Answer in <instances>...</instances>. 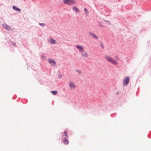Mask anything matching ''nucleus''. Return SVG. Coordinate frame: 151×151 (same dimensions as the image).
Masks as SVG:
<instances>
[{
    "instance_id": "obj_1",
    "label": "nucleus",
    "mask_w": 151,
    "mask_h": 151,
    "mask_svg": "<svg viewBox=\"0 0 151 151\" xmlns=\"http://www.w3.org/2000/svg\"><path fill=\"white\" fill-rule=\"evenodd\" d=\"M105 58L106 60L108 62L112 64L117 65H118L119 63L117 61L115 60L111 57L109 55H105Z\"/></svg>"
},
{
    "instance_id": "obj_2",
    "label": "nucleus",
    "mask_w": 151,
    "mask_h": 151,
    "mask_svg": "<svg viewBox=\"0 0 151 151\" xmlns=\"http://www.w3.org/2000/svg\"><path fill=\"white\" fill-rule=\"evenodd\" d=\"M63 2L65 4L73 5L76 3V0H63Z\"/></svg>"
},
{
    "instance_id": "obj_3",
    "label": "nucleus",
    "mask_w": 151,
    "mask_h": 151,
    "mask_svg": "<svg viewBox=\"0 0 151 151\" xmlns=\"http://www.w3.org/2000/svg\"><path fill=\"white\" fill-rule=\"evenodd\" d=\"M69 88L71 90L75 89L76 86L74 82L73 81H70L69 83Z\"/></svg>"
},
{
    "instance_id": "obj_4",
    "label": "nucleus",
    "mask_w": 151,
    "mask_h": 151,
    "mask_svg": "<svg viewBox=\"0 0 151 151\" xmlns=\"http://www.w3.org/2000/svg\"><path fill=\"white\" fill-rule=\"evenodd\" d=\"M129 77L128 76L125 77L123 81V84L124 86H127L129 83Z\"/></svg>"
},
{
    "instance_id": "obj_5",
    "label": "nucleus",
    "mask_w": 151,
    "mask_h": 151,
    "mask_svg": "<svg viewBox=\"0 0 151 151\" xmlns=\"http://www.w3.org/2000/svg\"><path fill=\"white\" fill-rule=\"evenodd\" d=\"M81 55L82 57L85 58H87L88 56V55L86 51H84L82 52Z\"/></svg>"
},
{
    "instance_id": "obj_6",
    "label": "nucleus",
    "mask_w": 151,
    "mask_h": 151,
    "mask_svg": "<svg viewBox=\"0 0 151 151\" xmlns=\"http://www.w3.org/2000/svg\"><path fill=\"white\" fill-rule=\"evenodd\" d=\"M76 47L80 52H82L83 51L84 48L82 46L80 45H76Z\"/></svg>"
},
{
    "instance_id": "obj_7",
    "label": "nucleus",
    "mask_w": 151,
    "mask_h": 151,
    "mask_svg": "<svg viewBox=\"0 0 151 151\" xmlns=\"http://www.w3.org/2000/svg\"><path fill=\"white\" fill-rule=\"evenodd\" d=\"M89 35L91 37H93L95 39H98V37L95 34H94L93 33H90L89 34Z\"/></svg>"
},
{
    "instance_id": "obj_8",
    "label": "nucleus",
    "mask_w": 151,
    "mask_h": 151,
    "mask_svg": "<svg viewBox=\"0 0 151 151\" xmlns=\"http://www.w3.org/2000/svg\"><path fill=\"white\" fill-rule=\"evenodd\" d=\"M49 63L52 65L53 66L55 65L56 63L52 59L49 60Z\"/></svg>"
},
{
    "instance_id": "obj_9",
    "label": "nucleus",
    "mask_w": 151,
    "mask_h": 151,
    "mask_svg": "<svg viewBox=\"0 0 151 151\" xmlns=\"http://www.w3.org/2000/svg\"><path fill=\"white\" fill-rule=\"evenodd\" d=\"M3 26L4 28L8 30H10L11 29V28L9 26L7 25L6 24H3Z\"/></svg>"
},
{
    "instance_id": "obj_10",
    "label": "nucleus",
    "mask_w": 151,
    "mask_h": 151,
    "mask_svg": "<svg viewBox=\"0 0 151 151\" xmlns=\"http://www.w3.org/2000/svg\"><path fill=\"white\" fill-rule=\"evenodd\" d=\"M49 42L51 44H55L56 43V41L53 39H50L49 40Z\"/></svg>"
},
{
    "instance_id": "obj_11",
    "label": "nucleus",
    "mask_w": 151,
    "mask_h": 151,
    "mask_svg": "<svg viewBox=\"0 0 151 151\" xmlns=\"http://www.w3.org/2000/svg\"><path fill=\"white\" fill-rule=\"evenodd\" d=\"M13 8L14 10L20 12L21 11V9H19L18 8L15 7V6H13Z\"/></svg>"
},
{
    "instance_id": "obj_12",
    "label": "nucleus",
    "mask_w": 151,
    "mask_h": 151,
    "mask_svg": "<svg viewBox=\"0 0 151 151\" xmlns=\"http://www.w3.org/2000/svg\"><path fill=\"white\" fill-rule=\"evenodd\" d=\"M63 142L64 143V144L65 145L68 144L69 142L66 139V138H65L63 140Z\"/></svg>"
},
{
    "instance_id": "obj_13",
    "label": "nucleus",
    "mask_w": 151,
    "mask_h": 151,
    "mask_svg": "<svg viewBox=\"0 0 151 151\" xmlns=\"http://www.w3.org/2000/svg\"><path fill=\"white\" fill-rule=\"evenodd\" d=\"M73 9L74 10L76 11L77 12H79V10L78 8L76 6H73Z\"/></svg>"
},
{
    "instance_id": "obj_14",
    "label": "nucleus",
    "mask_w": 151,
    "mask_h": 151,
    "mask_svg": "<svg viewBox=\"0 0 151 151\" xmlns=\"http://www.w3.org/2000/svg\"><path fill=\"white\" fill-rule=\"evenodd\" d=\"M51 93L54 95H56L57 93V92L56 91H51Z\"/></svg>"
},
{
    "instance_id": "obj_15",
    "label": "nucleus",
    "mask_w": 151,
    "mask_h": 151,
    "mask_svg": "<svg viewBox=\"0 0 151 151\" xmlns=\"http://www.w3.org/2000/svg\"><path fill=\"white\" fill-rule=\"evenodd\" d=\"M105 22H106V23L108 25L110 24H111L110 22L108 21H107V20Z\"/></svg>"
},
{
    "instance_id": "obj_16",
    "label": "nucleus",
    "mask_w": 151,
    "mask_h": 151,
    "mask_svg": "<svg viewBox=\"0 0 151 151\" xmlns=\"http://www.w3.org/2000/svg\"><path fill=\"white\" fill-rule=\"evenodd\" d=\"M100 46L102 49H103L104 48V46L103 44L101 43V44Z\"/></svg>"
},
{
    "instance_id": "obj_17",
    "label": "nucleus",
    "mask_w": 151,
    "mask_h": 151,
    "mask_svg": "<svg viewBox=\"0 0 151 151\" xmlns=\"http://www.w3.org/2000/svg\"><path fill=\"white\" fill-rule=\"evenodd\" d=\"M84 10L86 12V13L87 14V11L88 10L86 8L84 9Z\"/></svg>"
},
{
    "instance_id": "obj_18",
    "label": "nucleus",
    "mask_w": 151,
    "mask_h": 151,
    "mask_svg": "<svg viewBox=\"0 0 151 151\" xmlns=\"http://www.w3.org/2000/svg\"><path fill=\"white\" fill-rule=\"evenodd\" d=\"M64 133L65 134V136L67 137H68V135H67V134L66 133V132L65 131L64 132Z\"/></svg>"
},
{
    "instance_id": "obj_19",
    "label": "nucleus",
    "mask_w": 151,
    "mask_h": 151,
    "mask_svg": "<svg viewBox=\"0 0 151 151\" xmlns=\"http://www.w3.org/2000/svg\"><path fill=\"white\" fill-rule=\"evenodd\" d=\"M40 25L44 27L45 24L44 23H40Z\"/></svg>"
},
{
    "instance_id": "obj_20",
    "label": "nucleus",
    "mask_w": 151,
    "mask_h": 151,
    "mask_svg": "<svg viewBox=\"0 0 151 151\" xmlns=\"http://www.w3.org/2000/svg\"><path fill=\"white\" fill-rule=\"evenodd\" d=\"M116 59L117 60H119V59H118V58L117 57H116Z\"/></svg>"
},
{
    "instance_id": "obj_21",
    "label": "nucleus",
    "mask_w": 151,
    "mask_h": 151,
    "mask_svg": "<svg viewBox=\"0 0 151 151\" xmlns=\"http://www.w3.org/2000/svg\"><path fill=\"white\" fill-rule=\"evenodd\" d=\"M99 26H101V27H102V26H103L101 25V24H99Z\"/></svg>"
},
{
    "instance_id": "obj_22",
    "label": "nucleus",
    "mask_w": 151,
    "mask_h": 151,
    "mask_svg": "<svg viewBox=\"0 0 151 151\" xmlns=\"http://www.w3.org/2000/svg\"><path fill=\"white\" fill-rule=\"evenodd\" d=\"M59 78H60L61 77L60 76H59Z\"/></svg>"
}]
</instances>
